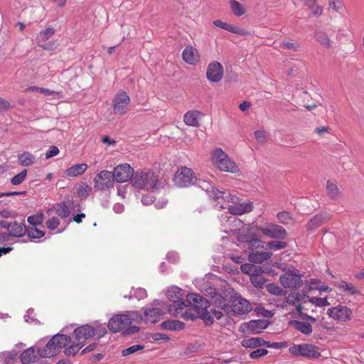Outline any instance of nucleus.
Segmentation results:
<instances>
[{
    "instance_id": "nucleus-31",
    "label": "nucleus",
    "mask_w": 364,
    "mask_h": 364,
    "mask_svg": "<svg viewBox=\"0 0 364 364\" xmlns=\"http://www.w3.org/2000/svg\"><path fill=\"white\" fill-rule=\"evenodd\" d=\"M87 168V165L86 164H77L68 168L65 171V174L69 177H76L85 173Z\"/></svg>"
},
{
    "instance_id": "nucleus-48",
    "label": "nucleus",
    "mask_w": 364,
    "mask_h": 364,
    "mask_svg": "<svg viewBox=\"0 0 364 364\" xmlns=\"http://www.w3.org/2000/svg\"><path fill=\"white\" fill-rule=\"evenodd\" d=\"M28 223L33 227H36L38 225H41L43 221V214L38 213L34 215H31L27 219Z\"/></svg>"
},
{
    "instance_id": "nucleus-54",
    "label": "nucleus",
    "mask_w": 364,
    "mask_h": 364,
    "mask_svg": "<svg viewBox=\"0 0 364 364\" xmlns=\"http://www.w3.org/2000/svg\"><path fill=\"white\" fill-rule=\"evenodd\" d=\"M144 348L143 346L141 345H134L124 350H122V355L123 356H127L129 355H131L134 353H136L138 350H142Z\"/></svg>"
},
{
    "instance_id": "nucleus-55",
    "label": "nucleus",
    "mask_w": 364,
    "mask_h": 364,
    "mask_svg": "<svg viewBox=\"0 0 364 364\" xmlns=\"http://www.w3.org/2000/svg\"><path fill=\"white\" fill-rule=\"evenodd\" d=\"M277 218L279 223L288 224L291 220V217L288 212H279L277 214Z\"/></svg>"
},
{
    "instance_id": "nucleus-4",
    "label": "nucleus",
    "mask_w": 364,
    "mask_h": 364,
    "mask_svg": "<svg viewBox=\"0 0 364 364\" xmlns=\"http://www.w3.org/2000/svg\"><path fill=\"white\" fill-rule=\"evenodd\" d=\"M198 187L205 191L210 198L215 200L222 198L225 202L231 203V205L242 203L238 202L239 198L235 195L215 189V187L206 180H200L198 181Z\"/></svg>"
},
{
    "instance_id": "nucleus-38",
    "label": "nucleus",
    "mask_w": 364,
    "mask_h": 364,
    "mask_svg": "<svg viewBox=\"0 0 364 364\" xmlns=\"http://www.w3.org/2000/svg\"><path fill=\"white\" fill-rule=\"evenodd\" d=\"M84 346V341L80 342L75 340V341L71 345L65 348V349L64 350V353L68 356H73L76 353H77Z\"/></svg>"
},
{
    "instance_id": "nucleus-12",
    "label": "nucleus",
    "mask_w": 364,
    "mask_h": 364,
    "mask_svg": "<svg viewBox=\"0 0 364 364\" xmlns=\"http://www.w3.org/2000/svg\"><path fill=\"white\" fill-rule=\"evenodd\" d=\"M113 175L111 171H102L98 173L93 180L94 188L97 191L107 190L113 187Z\"/></svg>"
},
{
    "instance_id": "nucleus-42",
    "label": "nucleus",
    "mask_w": 364,
    "mask_h": 364,
    "mask_svg": "<svg viewBox=\"0 0 364 364\" xmlns=\"http://www.w3.org/2000/svg\"><path fill=\"white\" fill-rule=\"evenodd\" d=\"M326 191L328 196L332 199L338 198L340 194L337 185L330 181L326 183Z\"/></svg>"
},
{
    "instance_id": "nucleus-34",
    "label": "nucleus",
    "mask_w": 364,
    "mask_h": 364,
    "mask_svg": "<svg viewBox=\"0 0 364 364\" xmlns=\"http://www.w3.org/2000/svg\"><path fill=\"white\" fill-rule=\"evenodd\" d=\"M18 161L23 166H30L35 163L36 156L28 151H23L18 155Z\"/></svg>"
},
{
    "instance_id": "nucleus-27",
    "label": "nucleus",
    "mask_w": 364,
    "mask_h": 364,
    "mask_svg": "<svg viewBox=\"0 0 364 364\" xmlns=\"http://www.w3.org/2000/svg\"><path fill=\"white\" fill-rule=\"evenodd\" d=\"M272 255V252H259L253 251L250 252L248 255L249 261L254 263H262L264 261L269 259Z\"/></svg>"
},
{
    "instance_id": "nucleus-51",
    "label": "nucleus",
    "mask_w": 364,
    "mask_h": 364,
    "mask_svg": "<svg viewBox=\"0 0 364 364\" xmlns=\"http://www.w3.org/2000/svg\"><path fill=\"white\" fill-rule=\"evenodd\" d=\"M26 175H27V170L23 169L19 173H18L17 175H16L15 176H14L11 178V183L13 185H19L24 181V180L26 179Z\"/></svg>"
},
{
    "instance_id": "nucleus-16",
    "label": "nucleus",
    "mask_w": 364,
    "mask_h": 364,
    "mask_svg": "<svg viewBox=\"0 0 364 364\" xmlns=\"http://www.w3.org/2000/svg\"><path fill=\"white\" fill-rule=\"evenodd\" d=\"M134 173V169L128 164H122L117 166L114 171L112 172L113 179L118 183L126 182L129 180L131 181Z\"/></svg>"
},
{
    "instance_id": "nucleus-41",
    "label": "nucleus",
    "mask_w": 364,
    "mask_h": 364,
    "mask_svg": "<svg viewBox=\"0 0 364 364\" xmlns=\"http://www.w3.org/2000/svg\"><path fill=\"white\" fill-rule=\"evenodd\" d=\"M209 306H210L209 302L208 301L206 311L204 314V316H199L198 318H203V319H207V320L211 321V320H213L214 318H216L218 320L223 316V313L219 310L211 309L210 311L209 312L208 310Z\"/></svg>"
},
{
    "instance_id": "nucleus-39",
    "label": "nucleus",
    "mask_w": 364,
    "mask_h": 364,
    "mask_svg": "<svg viewBox=\"0 0 364 364\" xmlns=\"http://www.w3.org/2000/svg\"><path fill=\"white\" fill-rule=\"evenodd\" d=\"M335 286L349 295L359 294V291L352 284L347 283L345 281H341V282L336 284Z\"/></svg>"
},
{
    "instance_id": "nucleus-63",
    "label": "nucleus",
    "mask_w": 364,
    "mask_h": 364,
    "mask_svg": "<svg viewBox=\"0 0 364 364\" xmlns=\"http://www.w3.org/2000/svg\"><path fill=\"white\" fill-rule=\"evenodd\" d=\"M59 154V149L55 146H50L46 153V159H50Z\"/></svg>"
},
{
    "instance_id": "nucleus-24",
    "label": "nucleus",
    "mask_w": 364,
    "mask_h": 364,
    "mask_svg": "<svg viewBox=\"0 0 364 364\" xmlns=\"http://www.w3.org/2000/svg\"><path fill=\"white\" fill-rule=\"evenodd\" d=\"M182 57L190 65H195L198 60V51L192 46H188L183 50Z\"/></svg>"
},
{
    "instance_id": "nucleus-49",
    "label": "nucleus",
    "mask_w": 364,
    "mask_h": 364,
    "mask_svg": "<svg viewBox=\"0 0 364 364\" xmlns=\"http://www.w3.org/2000/svg\"><path fill=\"white\" fill-rule=\"evenodd\" d=\"M252 284L256 288H262L265 283V279L263 277V274H259L255 277L250 278Z\"/></svg>"
},
{
    "instance_id": "nucleus-58",
    "label": "nucleus",
    "mask_w": 364,
    "mask_h": 364,
    "mask_svg": "<svg viewBox=\"0 0 364 364\" xmlns=\"http://www.w3.org/2000/svg\"><path fill=\"white\" fill-rule=\"evenodd\" d=\"M264 346H266L268 348H272L274 349H279L285 348L287 346V342H274L271 343L269 341H265Z\"/></svg>"
},
{
    "instance_id": "nucleus-21",
    "label": "nucleus",
    "mask_w": 364,
    "mask_h": 364,
    "mask_svg": "<svg viewBox=\"0 0 364 364\" xmlns=\"http://www.w3.org/2000/svg\"><path fill=\"white\" fill-rule=\"evenodd\" d=\"M60 351V349L58 348V343L55 341L51 343V338L44 347L38 348L39 357L41 358L53 357Z\"/></svg>"
},
{
    "instance_id": "nucleus-37",
    "label": "nucleus",
    "mask_w": 364,
    "mask_h": 364,
    "mask_svg": "<svg viewBox=\"0 0 364 364\" xmlns=\"http://www.w3.org/2000/svg\"><path fill=\"white\" fill-rule=\"evenodd\" d=\"M55 341L60 350L71 343V337L67 335L57 333L51 338V343Z\"/></svg>"
},
{
    "instance_id": "nucleus-9",
    "label": "nucleus",
    "mask_w": 364,
    "mask_h": 364,
    "mask_svg": "<svg viewBox=\"0 0 364 364\" xmlns=\"http://www.w3.org/2000/svg\"><path fill=\"white\" fill-rule=\"evenodd\" d=\"M289 352L294 356H302L311 358H318L321 353L318 348L309 343L293 344L289 348Z\"/></svg>"
},
{
    "instance_id": "nucleus-35",
    "label": "nucleus",
    "mask_w": 364,
    "mask_h": 364,
    "mask_svg": "<svg viewBox=\"0 0 364 364\" xmlns=\"http://www.w3.org/2000/svg\"><path fill=\"white\" fill-rule=\"evenodd\" d=\"M9 235L13 237H21L26 232V227L24 224H20L14 221L11 223Z\"/></svg>"
},
{
    "instance_id": "nucleus-14",
    "label": "nucleus",
    "mask_w": 364,
    "mask_h": 364,
    "mask_svg": "<svg viewBox=\"0 0 364 364\" xmlns=\"http://www.w3.org/2000/svg\"><path fill=\"white\" fill-rule=\"evenodd\" d=\"M130 103V98L127 93L124 91L118 92L112 100L114 112L117 114H124L128 110Z\"/></svg>"
},
{
    "instance_id": "nucleus-10",
    "label": "nucleus",
    "mask_w": 364,
    "mask_h": 364,
    "mask_svg": "<svg viewBox=\"0 0 364 364\" xmlns=\"http://www.w3.org/2000/svg\"><path fill=\"white\" fill-rule=\"evenodd\" d=\"M264 235L277 240H284L287 237L286 230L281 225L274 223H266L263 226L257 227Z\"/></svg>"
},
{
    "instance_id": "nucleus-56",
    "label": "nucleus",
    "mask_w": 364,
    "mask_h": 364,
    "mask_svg": "<svg viewBox=\"0 0 364 364\" xmlns=\"http://www.w3.org/2000/svg\"><path fill=\"white\" fill-rule=\"evenodd\" d=\"M268 353V350L264 348H257L255 350L252 351L250 354V357L252 359H258Z\"/></svg>"
},
{
    "instance_id": "nucleus-44",
    "label": "nucleus",
    "mask_w": 364,
    "mask_h": 364,
    "mask_svg": "<svg viewBox=\"0 0 364 364\" xmlns=\"http://www.w3.org/2000/svg\"><path fill=\"white\" fill-rule=\"evenodd\" d=\"M26 232L31 239H39L45 235V232L38 229L36 226L26 228Z\"/></svg>"
},
{
    "instance_id": "nucleus-60",
    "label": "nucleus",
    "mask_w": 364,
    "mask_h": 364,
    "mask_svg": "<svg viewBox=\"0 0 364 364\" xmlns=\"http://www.w3.org/2000/svg\"><path fill=\"white\" fill-rule=\"evenodd\" d=\"M328 5L333 11L336 12L340 11L343 7L341 0H329Z\"/></svg>"
},
{
    "instance_id": "nucleus-32",
    "label": "nucleus",
    "mask_w": 364,
    "mask_h": 364,
    "mask_svg": "<svg viewBox=\"0 0 364 364\" xmlns=\"http://www.w3.org/2000/svg\"><path fill=\"white\" fill-rule=\"evenodd\" d=\"M291 326L298 331L304 335H310L312 333V326L309 323L297 320L291 321Z\"/></svg>"
},
{
    "instance_id": "nucleus-19",
    "label": "nucleus",
    "mask_w": 364,
    "mask_h": 364,
    "mask_svg": "<svg viewBox=\"0 0 364 364\" xmlns=\"http://www.w3.org/2000/svg\"><path fill=\"white\" fill-rule=\"evenodd\" d=\"M143 314H139L136 318L144 320L146 323H156L160 319L162 311L159 308L144 307L142 309Z\"/></svg>"
},
{
    "instance_id": "nucleus-36",
    "label": "nucleus",
    "mask_w": 364,
    "mask_h": 364,
    "mask_svg": "<svg viewBox=\"0 0 364 364\" xmlns=\"http://www.w3.org/2000/svg\"><path fill=\"white\" fill-rule=\"evenodd\" d=\"M242 346L246 348H255L264 346L265 341L262 338H250L242 341Z\"/></svg>"
},
{
    "instance_id": "nucleus-52",
    "label": "nucleus",
    "mask_w": 364,
    "mask_h": 364,
    "mask_svg": "<svg viewBox=\"0 0 364 364\" xmlns=\"http://www.w3.org/2000/svg\"><path fill=\"white\" fill-rule=\"evenodd\" d=\"M267 246L274 250H280L287 247V244L285 242L272 240L267 242Z\"/></svg>"
},
{
    "instance_id": "nucleus-47",
    "label": "nucleus",
    "mask_w": 364,
    "mask_h": 364,
    "mask_svg": "<svg viewBox=\"0 0 364 364\" xmlns=\"http://www.w3.org/2000/svg\"><path fill=\"white\" fill-rule=\"evenodd\" d=\"M308 299L310 303H311L318 307H323V306L330 305V303L328 301V299L326 297L318 298V297H315V296H313V297L308 296Z\"/></svg>"
},
{
    "instance_id": "nucleus-7",
    "label": "nucleus",
    "mask_w": 364,
    "mask_h": 364,
    "mask_svg": "<svg viewBox=\"0 0 364 364\" xmlns=\"http://www.w3.org/2000/svg\"><path fill=\"white\" fill-rule=\"evenodd\" d=\"M255 228L257 226L249 224L247 227V234H240L238 236L239 241L247 244L250 252L257 251L259 249H263L264 242L259 239V236L255 232Z\"/></svg>"
},
{
    "instance_id": "nucleus-17",
    "label": "nucleus",
    "mask_w": 364,
    "mask_h": 364,
    "mask_svg": "<svg viewBox=\"0 0 364 364\" xmlns=\"http://www.w3.org/2000/svg\"><path fill=\"white\" fill-rule=\"evenodd\" d=\"M78 206V201L68 200L57 203L53 208L60 218L65 219L70 215L71 210H75Z\"/></svg>"
},
{
    "instance_id": "nucleus-22",
    "label": "nucleus",
    "mask_w": 364,
    "mask_h": 364,
    "mask_svg": "<svg viewBox=\"0 0 364 364\" xmlns=\"http://www.w3.org/2000/svg\"><path fill=\"white\" fill-rule=\"evenodd\" d=\"M203 116V114L198 110H190L183 116L184 123L191 127H198L199 126L198 120Z\"/></svg>"
},
{
    "instance_id": "nucleus-1",
    "label": "nucleus",
    "mask_w": 364,
    "mask_h": 364,
    "mask_svg": "<svg viewBox=\"0 0 364 364\" xmlns=\"http://www.w3.org/2000/svg\"><path fill=\"white\" fill-rule=\"evenodd\" d=\"M184 296V291L176 286L167 289L166 297L171 302L168 306V312L173 316L186 320L204 316L208 300L197 294H187L186 299Z\"/></svg>"
},
{
    "instance_id": "nucleus-30",
    "label": "nucleus",
    "mask_w": 364,
    "mask_h": 364,
    "mask_svg": "<svg viewBox=\"0 0 364 364\" xmlns=\"http://www.w3.org/2000/svg\"><path fill=\"white\" fill-rule=\"evenodd\" d=\"M68 223H66L64 226H60L59 228L60 225V219L58 217L53 216L46 221V225L50 230H56L57 233H61L66 229Z\"/></svg>"
},
{
    "instance_id": "nucleus-33",
    "label": "nucleus",
    "mask_w": 364,
    "mask_h": 364,
    "mask_svg": "<svg viewBox=\"0 0 364 364\" xmlns=\"http://www.w3.org/2000/svg\"><path fill=\"white\" fill-rule=\"evenodd\" d=\"M162 328L169 331H180L184 328L185 324L178 320H166L161 323Z\"/></svg>"
},
{
    "instance_id": "nucleus-5",
    "label": "nucleus",
    "mask_w": 364,
    "mask_h": 364,
    "mask_svg": "<svg viewBox=\"0 0 364 364\" xmlns=\"http://www.w3.org/2000/svg\"><path fill=\"white\" fill-rule=\"evenodd\" d=\"M212 161L215 166L222 171L236 173L240 171L235 163L230 159L228 155L221 148H217L213 151Z\"/></svg>"
},
{
    "instance_id": "nucleus-3",
    "label": "nucleus",
    "mask_w": 364,
    "mask_h": 364,
    "mask_svg": "<svg viewBox=\"0 0 364 364\" xmlns=\"http://www.w3.org/2000/svg\"><path fill=\"white\" fill-rule=\"evenodd\" d=\"M158 179L151 171L146 172L136 171L133 173L131 183L134 187L138 189H159L157 186Z\"/></svg>"
},
{
    "instance_id": "nucleus-13",
    "label": "nucleus",
    "mask_w": 364,
    "mask_h": 364,
    "mask_svg": "<svg viewBox=\"0 0 364 364\" xmlns=\"http://www.w3.org/2000/svg\"><path fill=\"white\" fill-rule=\"evenodd\" d=\"M279 282L284 288L296 289L302 286L303 281L299 271L287 272L279 277Z\"/></svg>"
},
{
    "instance_id": "nucleus-26",
    "label": "nucleus",
    "mask_w": 364,
    "mask_h": 364,
    "mask_svg": "<svg viewBox=\"0 0 364 364\" xmlns=\"http://www.w3.org/2000/svg\"><path fill=\"white\" fill-rule=\"evenodd\" d=\"M38 356V350H36L34 347H30L21 353L20 358L22 363L29 364L34 363Z\"/></svg>"
},
{
    "instance_id": "nucleus-11",
    "label": "nucleus",
    "mask_w": 364,
    "mask_h": 364,
    "mask_svg": "<svg viewBox=\"0 0 364 364\" xmlns=\"http://www.w3.org/2000/svg\"><path fill=\"white\" fill-rule=\"evenodd\" d=\"M328 316L338 322H347L352 318V310L344 305H337L327 310Z\"/></svg>"
},
{
    "instance_id": "nucleus-20",
    "label": "nucleus",
    "mask_w": 364,
    "mask_h": 364,
    "mask_svg": "<svg viewBox=\"0 0 364 364\" xmlns=\"http://www.w3.org/2000/svg\"><path fill=\"white\" fill-rule=\"evenodd\" d=\"M75 340L77 341H84L86 344V340L94 338L93 326L86 324L76 328L74 330Z\"/></svg>"
},
{
    "instance_id": "nucleus-46",
    "label": "nucleus",
    "mask_w": 364,
    "mask_h": 364,
    "mask_svg": "<svg viewBox=\"0 0 364 364\" xmlns=\"http://www.w3.org/2000/svg\"><path fill=\"white\" fill-rule=\"evenodd\" d=\"M303 296H304V295L299 292H291L286 296L285 301L286 303L289 304L295 305L296 303L300 301L302 299Z\"/></svg>"
},
{
    "instance_id": "nucleus-61",
    "label": "nucleus",
    "mask_w": 364,
    "mask_h": 364,
    "mask_svg": "<svg viewBox=\"0 0 364 364\" xmlns=\"http://www.w3.org/2000/svg\"><path fill=\"white\" fill-rule=\"evenodd\" d=\"M230 32L240 36H251V33L249 31L234 26H232Z\"/></svg>"
},
{
    "instance_id": "nucleus-45",
    "label": "nucleus",
    "mask_w": 364,
    "mask_h": 364,
    "mask_svg": "<svg viewBox=\"0 0 364 364\" xmlns=\"http://www.w3.org/2000/svg\"><path fill=\"white\" fill-rule=\"evenodd\" d=\"M107 328L105 325L97 323L95 326H93V333H94V338L100 339L103 337L107 333Z\"/></svg>"
},
{
    "instance_id": "nucleus-8",
    "label": "nucleus",
    "mask_w": 364,
    "mask_h": 364,
    "mask_svg": "<svg viewBox=\"0 0 364 364\" xmlns=\"http://www.w3.org/2000/svg\"><path fill=\"white\" fill-rule=\"evenodd\" d=\"M200 180L201 179L196 178L192 169L184 166L178 169L175 173L173 181L176 186L183 188L194 184L198 186V181Z\"/></svg>"
},
{
    "instance_id": "nucleus-15",
    "label": "nucleus",
    "mask_w": 364,
    "mask_h": 364,
    "mask_svg": "<svg viewBox=\"0 0 364 364\" xmlns=\"http://www.w3.org/2000/svg\"><path fill=\"white\" fill-rule=\"evenodd\" d=\"M230 308L234 313L237 314H245L252 310V306L249 301L237 294L235 296H231Z\"/></svg>"
},
{
    "instance_id": "nucleus-59",
    "label": "nucleus",
    "mask_w": 364,
    "mask_h": 364,
    "mask_svg": "<svg viewBox=\"0 0 364 364\" xmlns=\"http://www.w3.org/2000/svg\"><path fill=\"white\" fill-rule=\"evenodd\" d=\"M282 45L287 49L296 51L299 47V44L296 41H283Z\"/></svg>"
},
{
    "instance_id": "nucleus-62",
    "label": "nucleus",
    "mask_w": 364,
    "mask_h": 364,
    "mask_svg": "<svg viewBox=\"0 0 364 364\" xmlns=\"http://www.w3.org/2000/svg\"><path fill=\"white\" fill-rule=\"evenodd\" d=\"M38 46L44 50H53L56 48V44L55 42H47L44 41L43 43H37Z\"/></svg>"
},
{
    "instance_id": "nucleus-50",
    "label": "nucleus",
    "mask_w": 364,
    "mask_h": 364,
    "mask_svg": "<svg viewBox=\"0 0 364 364\" xmlns=\"http://www.w3.org/2000/svg\"><path fill=\"white\" fill-rule=\"evenodd\" d=\"M147 296V292L145 289L143 288H138L134 290V295L130 296H124V298H127L129 299H131L132 298L134 297L137 299L138 300L144 299L146 298Z\"/></svg>"
},
{
    "instance_id": "nucleus-43",
    "label": "nucleus",
    "mask_w": 364,
    "mask_h": 364,
    "mask_svg": "<svg viewBox=\"0 0 364 364\" xmlns=\"http://www.w3.org/2000/svg\"><path fill=\"white\" fill-rule=\"evenodd\" d=\"M230 6L234 15L241 16L245 14V9L240 2L232 0L230 2Z\"/></svg>"
},
{
    "instance_id": "nucleus-2",
    "label": "nucleus",
    "mask_w": 364,
    "mask_h": 364,
    "mask_svg": "<svg viewBox=\"0 0 364 364\" xmlns=\"http://www.w3.org/2000/svg\"><path fill=\"white\" fill-rule=\"evenodd\" d=\"M220 209H228V211L221 214L219 220L221 226L224 228L223 231L228 232H240L246 230L247 225L244 224L235 215H242L252 210L253 205L252 203H242V204L235 205H220Z\"/></svg>"
},
{
    "instance_id": "nucleus-25",
    "label": "nucleus",
    "mask_w": 364,
    "mask_h": 364,
    "mask_svg": "<svg viewBox=\"0 0 364 364\" xmlns=\"http://www.w3.org/2000/svg\"><path fill=\"white\" fill-rule=\"evenodd\" d=\"M314 37L316 38V41L323 48L330 49L333 47V42L326 32L321 30L316 31L314 33Z\"/></svg>"
},
{
    "instance_id": "nucleus-40",
    "label": "nucleus",
    "mask_w": 364,
    "mask_h": 364,
    "mask_svg": "<svg viewBox=\"0 0 364 364\" xmlns=\"http://www.w3.org/2000/svg\"><path fill=\"white\" fill-rule=\"evenodd\" d=\"M55 30L53 28H47L46 29L41 31L36 37L37 43L47 41L55 34Z\"/></svg>"
},
{
    "instance_id": "nucleus-6",
    "label": "nucleus",
    "mask_w": 364,
    "mask_h": 364,
    "mask_svg": "<svg viewBox=\"0 0 364 364\" xmlns=\"http://www.w3.org/2000/svg\"><path fill=\"white\" fill-rule=\"evenodd\" d=\"M137 316V311H129L126 314L115 315L109 320L108 328L114 333L120 331L130 326Z\"/></svg>"
},
{
    "instance_id": "nucleus-57",
    "label": "nucleus",
    "mask_w": 364,
    "mask_h": 364,
    "mask_svg": "<svg viewBox=\"0 0 364 364\" xmlns=\"http://www.w3.org/2000/svg\"><path fill=\"white\" fill-rule=\"evenodd\" d=\"M254 134L255 139L259 143L263 144L266 141L267 137V134L266 132L262 130H257L255 132Z\"/></svg>"
},
{
    "instance_id": "nucleus-28",
    "label": "nucleus",
    "mask_w": 364,
    "mask_h": 364,
    "mask_svg": "<svg viewBox=\"0 0 364 364\" xmlns=\"http://www.w3.org/2000/svg\"><path fill=\"white\" fill-rule=\"evenodd\" d=\"M242 272L248 274L250 278L258 275L259 274H263L264 270L262 267L257 266L252 264H244L240 267Z\"/></svg>"
},
{
    "instance_id": "nucleus-64",
    "label": "nucleus",
    "mask_w": 364,
    "mask_h": 364,
    "mask_svg": "<svg viewBox=\"0 0 364 364\" xmlns=\"http://www.w3.org/2000/svg\"><path fill=\"white\" fill-rule=\"evenodd\" d=\"M213 24L218 27V28H223L224 30H226V31H230V29L232 28V26L231 24L230 23H225V22H223L220 20H215L213 21Z\"/></svg>"
},
{
    "instance_id": "nucleus-29",
    "label": "nucleus",
    "mask_w": 364,
    "mask_h": 364,
    "mask_svg": "<svg viewBox=\"0 0 364 364\" xmlns=\"http://www.w3.org/2000/svg\"><path fill=\"white\" fill-rule=\"evenodd\" d=\"M268 321L264 319L252 320L248 323L247 328L253 333H259L262 330L267 328Z\"/></svg>"
},
{
    "instance_id": "nucleus-18",
    "label": "nucleus",
    "mask_w": 364,
    "mask_h": 364,
    "mask_svg": "<svg viewBox=\"0 0 364 364\" xmlns=\"http://www.w3.org/2000/svg\"><path fill=\"white\" fill-rule=\"evenodd\" d=\"M206 77L209 81L213 82L220 81L223 77V68L222 65L217 61L210 63L207 68Z\"/></svg>"
},
{
    "instance_id": "nucleus-53",
    "label": "nucleus",
    "mask_w": 364,
    "mask_h": 364,
    "mask_svg": "<svg viewBox=\"0 0 364 364\" xmlns=\"http://www.w3.org/2000/svg\"><path fill=\"white\" fill-rule=\"evenodd\" d=\"M267 291L274 295H282L283 294V289L280 288L278 285L270 283L267 285Z\"/></svg>"
},
{
    "instance_id": "nucleus-23",
    "label": "nucleus",
    "mask_w": 364,
    "mask_h": 364,
    "mask_svg": "<svg viewBox=\"0 0 364 364\" xmlns=\"http://www.w3.org/2000/svg\"><path fill=\"white\" fill-rule=\"evenodd\" d=\"M331 218V215L328 213H321L316 215L306 224V228L309 230H314L322 224L328 221Z\"/></svg>"
}]
</instances>
